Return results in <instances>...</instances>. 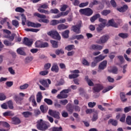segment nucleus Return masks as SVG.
<instances>
[{
    "label": "nucleus",
    "mask_w": 131,
    "mask_h": 131,
    "mask_svg": "<svg viewBox=\"0 0 131 131\" xmlns=\"http://www.w3.org/2000/svg\"><path fill=\"white\" fill-rule=\"evenodd\" d=\"M74 48V45H69L65 47V50H67V51H71L73 50Z\"/></svg>",
    "instance_id": "de8ad7c7"
},
{
    "label": "nucleus",
    "mask_w": 131,
    "mask_h": 131,
    "mask_svg": "<svg viewBox=\"0 0 131 131\" xmlns=\"http://www.w3.org/2000/svg\"><path fill=\"white\" fill-rule=\"evenodd\" d=\"M126 122L128 125H131V116H128L126 118Z\"/></svg>",
    "instance_id": "a19ab883"
},
{
    "label": "nucleus",
    "mask_w": 131,
    "mask_h": 131,
    "mask_svg": "<svg viewBox=\"0 0 131 131\" xmlns=\"http://www.w3.org/2000/svg\"><path fill=\"white\" fill-rule=\"evenodd\" d=\"M89 5V2H86L85 3H81L79 6L80 8H84V7H86Z\"/></svg>",
    "instance_id": "864d4df0"
},
{
    "label": "nucleus",
    "mask_w": 131,
    "mask_h": 131,
    "mask_svg": "<svg viewBox=\"0 0 131 131\" xmlns=\"http://www.w3.org/2000/svg\"><path fill=\"white\" fill-rule=\"evenodd\" d=\"M4 45H5V46H13V45H14L13 43L7 40H4Z\"/></svg>",
    "instance_id": "680f3d73"
},
{
    "label": "nucleus",
    "mask_w": 131,
    "mask_h": 131,
    "mask_svg": "<svg viewBox=\"0 0 131 131\" xmlns=\"http://www.w3.org/2000/svg\"><path fill=\"white\" fill-rule=\"evenodd\" d=\"M95 93H99L101 90H103V85L101 84H96L93 88Z\"/></svg>",
    "instance_id": "9b49d317"
},
{
    "label": "nucleus",
    "mask_w": 131,
    "mask_h": 131,
    "mask_svg": "<svg viewBox=\"0 0 131 131\" xmlns=\"http://www.w3.org/2000/svg\"><path fill=\"white\" fill-rule=\"evenodd\" d=\"M74 39H77L78 40H79L80 39H83L84 38V37L83 35L80 34V35H77L73 36Z\"/></svg>",
    "instance_id": "7c9ffc66"
},
{
    "label": "nucleus",
    "mask_w": 131,
    "mask_h": 131,
    "mask_svg": "<svg viewBox=\"0 0 131 131\" xmlns=\"http://www.w3.org/2000/svg\"><path fill=\"white\" fill-rule=\"evenodd\" d=\"M61 115L62 117H64V118H66L67 117H68V113L67 112L63 111L61 112Z\"/></svg>",
    "instance_id": "e2e57ef3"
},
{
    "label": "nucleus",
    "mask_w": 131,
    "mask_h": 131,
    "mask_svg": "<svg viewBox=\"0 0 131 131\" xmlns=\"http://www.w3.org/2000/svg\"><path fill=\"white\" fill-rule=\"evenodd\" d=\"M98 18H100V15L99 14H97L92 17L90 19V20L91 22H95V21H96Z\"/></svg>",
    "instance_id": "473e14b6"
},
{
    "label": "nucleus",
    "mask_w": 131,
    "mask_h": 131,
    "mask_svg": "<svg viewBox=\"0 0 131 131\" xmlns=\"http://www.w3.org/2000/svg\"><path fill=\"white\" fill-rule=\"evenodd\" d=\"M16 12H18L19 13H23L25 11V10L21 8V7H17L15 9Z\"/></svg>",
    "instance_id": "13d9d810"
},
{
    "label": "nucleus",
    "mask_w": 131,
    "mask_h": 131,
    "mask_svg": "<svg viewBox=\"0 0 131 131\" xmlns=\"http://www.w3.org/2000/svg\"><path fill=\"white\" fill-rule=\"evenodd\" d=\"M91 50H94L97 51H101L103 50V46L99 45H92L90 47Z\"/></svg>",
    "instance_id": "f8f14e48"
},
{
    "label": "nucleus",
    "mask_w": 131,
    "mask_h": 131,
    "mask_svg": "<svg viewBox=\"0 0 131 131\" xmlns=\"http://www.w3.org/2000/svg\"><path fill=\"white\" fill-rule=\"evenodd\" d=\"M51 43L52 45L53 48L56 49L58 48V42L55 40H51Z\"/></svg>",
    "instance_id": "4c0bfd02"
},
{
    "label": "nucleus",
    "mask_w": 131,
    "mask_h": 131,
    "mask_svg": "<svg viewBox=\"0 0 131 131\" xmlns=\"http://www.w3.org/2000/svg\"><path fill=\"white\" fill-rule=\"evenodd\" d=\"M131 110V106L126 107L124 108V111L125 113H127V112H129Z\"/></svg>",
    "instance_id": "774afa93"
},
{
    "label": "nucleus",
    "mask_w": 131,
    "mask_h": 131,
    "mask_svg": "<svg viewBox=\"0 0 131 131\" xmlns=\"http://www.w3.org/2000/svg\"><path fill=\"white\" fill-rule=\"evenodd\" d=\"M51 71L55 72L56 73H58V72H59V67L58 66V64L56 63L53 64L51 68Z\"/></svg>",
    "instance_id": "6ab92c4d"
},
{
    "label": "nucleus",
    "mask_w": 131,
    "mask_h": 131,
    "mask_svg": "<svg viewBox=\"0 0 131 131\" xmlns=\"http://www.w3.org/2000/svg\"><path fill=\"white\" fill-rule=\"evenodd\" d=\"M111 72L114 73V74H117V73H118V69H117V68L114 67L113 68Z\"/></svg>",
    "instance_id": "8fccbe9b"
},
{
    "label": "nucleus",
    "mask_w": 131,
    "mask_h": 131,
    "mask_svg": "<svg viewBox=\"0 0 131 131\" xmlns=\"http://www.w3.org/2000/svg\"><path fill=\"white\" fill-rule=\"evenodd\" d=\"M68 97V95L66 94V93H64L63 92V91H61L60 93V94H58L57 96V98L58 99H66Z\"/></svg>",
    "instance_id": "aec40b11"
},
{
    "label": "nucleus",
    "mask_w": 131,
    "mask_h": 131,
    "mask_svg": "<svg viewBox=\"0 0 131 131\" xmlns=\"http://www.w3.org/2000/svg\"><path fill=\"white\" fill-rule=\"evenodd\" d=\"M21 123L20 119L17 117H13L12 118V123L13 124H19Z\"/></svg>",
    "instance_id": "412c9836"
},
{
    "label": "nucleus",
    "mask_w": 131,
    "mask_h": 131,
    "mask_svg": "<svg viewBox=\"0 0 131 131\" xmlns=\"http://www.w3.org/2000/svg\"><path fill=\"white\" fill-rule=\"evenodd\" d=\"M55 54L56 55H57V56H59V55H64V50L62 49H57L55 50Z\"/></svg>",
    "instance_id": "a878e982"
},
{
    "label": "nucleus",
    "mask_w": 131,
    "mask_h": 131,
    "mask_svg": "<svg viewBox=\"0 0 131 131\" xmlns=\"http://www.w3.org/2000/svg\"><path fill=\"white\" fill-rule=\"evenodd\" d=\"M107 57V55H104L103 54H100L98 56H96L94 58L95 62H101L103 61L105 58Z\"/></svg>",
    "instance_id": "ddd939ff"
},
{
    "label": "nucleus",
    "mask_w": 131,
    "mask_h": 131,
    "mask_svg": "<svg viewBox=\"0 0 131 131\" xmlns=\"http://www.w3.org/2000/svg\"><path fill=\"white\" fill-rule=\"evenodd\" d=\"M7 104L10 109L14 108V106H13V102L12 101V100H9V101H8Z\"/></svg>",
    "instance_id": "603ef678"
},
{
    "label": "nucleus",
    "mask_w": 131,
    "mask_h": 131,
    "mask_svg": "<svg viewBox=\"0 0 131 131\" xmlns=\"http://www.w3.org/2000/svg\"><path fill=\"white\" fill-rule=\"evenodd\" d=\"M36 16L38 18H40V19H46V18H47V16L45 15L40 14L39 13H36Z\"/></svg>",
    "instance_id": "5fc2aeb1"
},
{
    "label": "nucleus",
    "mask_w": 131,
    "mask_h": 131,
    "mask_svg": "<svg viewBox=\"0 0 131 131\" xmlns=\"http://www.w3.org/2000/svg\"><path fill=\"white\" fill-rule=\"evenodd\" d=\"M7 99V96L4 93H0V101H4Z\"/></svg>",
    "instance_id": "49530a36"
},
{
    "label": "nucleus",
    "mask_w": 131,
    "mask_h": 131,
    "mask_svg": "<svg viewBox=\"0 0 131 131\" xmlns=\"http://www.w3.org/2000/svg\"><path fill=\"white\" fill-rule=\"evenodd\" d=\"M23 43L26 46H31L32 45V39L25 37L24 39Z\"/></svg>",
    "instance_id": "a211bd4d"
},
{
    "label": "nucleus",
    "mask_w": 131,
    "mask_h": 131,
    "mask_svg": "<svg viewBox=\"0 0 131 131\" xmlns=\"http://www.w3.org/2000/svg\"><path fill=\"white\" fill-rule=\"evenodd\" d=\"M39 82L45 88H49L50 86L49 84H51V80L49 79L46 80L41 79L39 81Z\"/></svg>",
    "instance_id": "9d476101"
},
{
    "label": "nucleus",
    "mask_w": 131,
    "mask_h": 131,
    "mask_svg": "<svg viewBox=\"0 0 131 131\" xmlns=\"http://www.w3.org/2000/svg\"><path fill=\"white\" fill-rule=\"evenodd\" d=\"M42 99V96L41 95V92H39L37 94V103H40Z\"/></svg>",
    "instance_id": "cd10ccee"
},
{
    "label": "nucleus",
    "mask_w": 131,
    "mask_h": 131,
    "mask_svg": "<svg viewBox=\"0 0 131 131\" xmlns=\"http://www.w3.org/2000/svg\"><path fill=\"white\" fill-rule=\"evenodd\" d=\"M58 24H59V20L53 19L50 22V25H52V26L58 25Z\"/></svg>",
    "instance_id": "c9c22d12"
},
{
    "label": "nucleus",
    "mask_w": 131,
    "mask_h": 131,
    "mask_svg": "<svg viewBox=\"0 0 131 131\" xmlns=\"http://www.w3.org/2000/svg\"><path fill=\"white\" fill-rule=\"evenodd\" d=\"M107 67V60H103L102 62H101L98 67V69L100 70H104L105 68Z\"/></svg>",
    "instance_id": "dca6fc26"
},
{
    "label": "nucleus",
    "mask_w": 131,
    "mask_h": 131,
    "mask_svg": "<svg viewBox=\"0 0 131 131\" xmlns=\"http://www.w3.org/2000/svg\"><path fill=\"white\" fill-rule=\"evenodd\" d=\"M114 88V86H108L106 87V88H105L102 91V93H103V94H105V93H107V92H109V91H111V90H112V89H113Z\"/></svg>",
    "instance_id": "f704fd0d"
},
{
    "label": "nucleus",
    "mask_w": 131,
    "mask_h": 131,
    "mask_svg": "<svg viewBox=\"0 0 131 131\" xmlns=\"http://www.w3.org/2000/svg\"><path fill=\"white\" fill-rule=\"evenodd\" d=\"M67 28H68V26H66L64 24H60L57 27L58 30H64V29H67Z\"/></svg>",
    "instance_id": "5701e85b"
},
{
    "label": "nucleus",
    "mask_w": 131,
    "mask_h": 131,
    "mask_svg": "<svg viewBox=\"0 0 131 131\" xmlns=\"http://www.w3.org/2000/svg\"><path fill=\"white\" fill-rule=\"evenodd\" d=\"M42 42L40 40H38L35 42V47L36 48H41Z\"/></svg>",
    "instance_id": "37998d69"
},
{
    "label": "nucleus",
    "mask_w": 131,
    "mask_h": 131,
    "mask_svg": "<svg viewBox=\"0 0 131 131\" xmlns=\"http://www.w3.org/2000/svg\"><path fill=\"white\" fill-rule=\"evenodd\" d=\"M99 22H101V24L98 25V27L96 28V30L98 32H100L103 30V28L106 26V24H107V20L104 19L103 18L99 19Z\"/></svg>",
    "instance_id": "f03ea898"
},
{
    "label": "nucleus",
    "mask_w": 131,
    "mask_h": 131,
    "mask_svg": "<svg viewBox=\"0 0 131 131\" xmlns=\"http://www.w3.org/2000/svg\"><path fill=\"white\" fill-rule=\"evenodd\" d=\"M96 104L97 103L95 102H89L88 106L90 108H94V107L96 106Z\"/></svg>",
    "instance_id": "6e6d98bb"
},
{
    "label": "nucleus",
    "mask_w": 131,
    "mask_h": 131,
    "mask_svg": "<svg viewBox=\"0 0 131 131\" xmlns=\"http://www.w3.org/2000/svg\"><path fill=\"white\" fill-rule=\"evenodd\" d=\"M82 24V23L80 20L78 22L76 26H72L73 31L75 32V33H77V34L80 33V27H81Z\"/></svg>",
    "instance_id": "423d86ee"
},
{
    "label": "nucleus",
    "mask_w": 131,
    "mask_h": 131,
    "mask_svg": "<svg viewBox=\"0 0 131 131\" xmlns=\"http://www.w3.org/2000/svg\"><path fill=\"white\" fill-rule=\"evenodd\" d=\"M85 80L86 81L88 85L90 86H93L94 85V82H93V81H92V80L89 79V77L88 76H86L85 78Z\"/></svg>",
    "instance_id": "c85d7f7f"
},
{
    "label": "nucleus",
    "mask_w": 131,
    "mask_h": 131,
    "mask_svg": "<svg viewBox=\"0 0 131 131\" xmlns=\"http://www.w3.org/2000/svg\"><path fill=\"white\" fill-rule=\"evenodd\" d=\"M99 4V2L98 1L95 0L92 3H90L89 5V7L90 8H93V6H95V5H98Z\"/></svg>",
    "instance_id": "09e8293b"
},
{
    "label": "nucleus",
    "mask_w": 131,
    "mask_h": 131,
    "mask_svg": "<svg viewBox=\"0 0 131 131\" xmlns=\"http://www.w3.org/2000/svg\"><path fill=\"white\" fill-rule=\"evenodd\" d=\"M69 14V10H67V11L64 12H61L60 14H57V15L53 16V19H58V18H60L61 16H67Z\"/></svg>",
    "instance_id": "f3484780"
},
{
    "label": "nucleus",
    "mask_w": 131,
    "mask_h": 131,
    "mask_svg": "<svg viewBox=\"0 0 131 131\" xmlns=\"http://www.w3.org/2000/svg\"><path fill=\"white\" fill-rule=\"evenodd\" d=\"M48 35H50V36H52L54 39H57V40H60V39H61V36H60L59 33L56 30L49 32Z\"/></svg>",
    "instance_id": "20e7f679"
},
{
    "label": "nucleus",
    "mask_w": 131,
    "mask_h": 131,
    "mask_svg": "<svg viewBox=\"0 0 131 131\" xmlns=\"http://www.w3.org/2000/svg\"><path fill=\"white\" fill-rule=\"evenodd\" d=\"M127 5H124L122 7H121L120 8H118L117 10L119 11V12H120L121 13H123V12H125L126 10H127Z\"/></svg>",
    "instance_id": "b1692460"
},
{
    "label": "nucleus",
    "mask_w": 131,
    "mask_h": 131,
    "mask_svg": "<svg viewBox=\"0 0 131 131\" xmlns=\"http://www.w3.org/2000/svg\"><path fill=\"white\" fill-rule=\"evenodd\" d=\"M28 26L34 27V28H37L38 27H40L41 26V24L39 23H34L31 21H28Z\"/></svg>",
    "instance_id": "2eb2a0df"
},
{
    "label": "nucleus",
    "mask_w": 131,
    "mask_h": 131,
    "mask_svg": "<svg viewBox=\"0 0 131 131\" xmlns=\"http://www.w3.org/2000/svg\"><path fill=\"white\" fill-rule=\"evenodd\" d=\"M25 30L28 32H38L39 30L38 29H25Z\"/></svg>",
    "instance_id": "e433bc0d"
},
{
    "label": "nucleus",
    "mask_w": 131,
    "mask_h": 131,
    "mask_svg": "<svg viewBox=\"0 0 131 131\" xmlns=\"http://www.w3.org/2000/svg\"><path fill=\"white\" fill-rule=\"evenodd\" d=\"M40 109L41 111V112H42V113H46V112H47L49 107L47 106H43V105H41L40 107Z\"/></svg>",
    "instance_id": "bb28decb"
},
{
    "label": "nucleus",
    "mask_w": 131,
    "mask_h": 131,
    "mask_svg": "<svg viewBox=\"0 0 131 131\" xmlns=\"http://www.w3.org/2000/svg\"><path fill=\"white\" fill-rule=\"evenodd\" d=\"M23 48H20L17 49V53H18L19 55H25V52H24V51H23Z\"/></svg>",
    "instance_id": "58836bf2"
},
{
    "label": "nucleus",
    "mask_w": 131,
    "mask_h": 131,
    "mask_svg": "<svg viewBox=\"0 0 131 131\" xmlns=\"http://www.w3.org/2000/svg\"><path fill=\"white\" fill-rule=\"evenodd\" d=\"M108 122H110V123H112L113 125H115V126L117 125L118 123L117 121L115 120H112V119H110Z\"/></svg>",
    "instance_id": "4d7b16f0"
},
{
    "label": "nucleus",
    "mask_w": 131,
    "mask_h": 131,
    "mask_svg": "<svg viewBox=\"0 0 131 131\" xmlns=\"http://www.w3.org/2000/svg\"><path fill=\"white\" fill-rule=\"evenodd\" d=\"M14 99L17 104L21 103V98L19 96H15Z\"/></svg>",
    "instance_id": "79ce46f5"
},
{
    "label": "nucleus",
    "mask_w": 131,
    "mask_h": 131,
    "mask_svg": "<svg viewBox=\"0 0 131 131\" xmlns=\"http://www.w3.org/2000/svg\"><path fill=\"white\" fill-rule=\"evenodd\" d=\"M67 109L70 113H73V108H72V106H71V105L68 104L67 105Z\"/></svg>",
    "instance_id": "a18cd8bd"
},
{
    "label": "nucleus",
    "mask_w": 131,
    "mask_h": 131,
    "mask_svg": "<svg viewBox=\"0 0 131 131\" xmlns=\"http://www.w3.org/2000/svg\"><path fill=\"white\" fill-rule=\"evenodd\" d=\"M10 125L6 122L0 121V131H8L10 128Z\"/></svg>",
    "instance_id": "39448f33"
},
{
    "label": "nucleus",
    "mask_w": 131,
    "mask_h": 131,
    "mask_svg": "<svg viewBox=\"0 0 131 131\" xmlns=\"http://www.w3.org/2000/svg\"><path fill=\"white\" fill-rule=\"evenodd\" d=\"M70 73H72L73 74H70L69 76V77L70 79H72V78H77L78 76H79V70H75L74 71H70Z\"/></svg>",
    "instance_id": "6e6552de"
},
{
    "label": "nucleus",
    "mask_w": 131,
    "mask_h": 131,
    "mask_svg": "<svg viewBox=\"0 0 131 131\" xmlns=\"http://www.w3.org/2000/svg\"><path fill=\"white\" fill-rule=\"evenodd\" d=\"M119 36L120 37H122V38H126L127 37H128V34L127 33H120L119 34Z\"/></svg>",
    "instance_id": "c03bdc74"
},
{
    "label": "nucleus",
    "mask_w": 131,
    "mask_h": 131,
    "mask_svg": "<svg viewBox=\"0 0 131 131\" xmlns=\"http://www.w3.org/2000/svg\"><path fill=\"white\" fill-rule=\"evenodd\" d=\"M49 74V71L48 70L42 71L39 72L40 75H42V76L47 75V74Z\"/></svg>",
    "instance_id": "0e129e2a"
},
{
    "label": "nucleus",
    "mask_w": 131,
    "mask_h": 131,
    "mask_svg": "<svg viewBox=\"0 0 131 131\" xmlns=\"http://www.w3.org/2000/svg\"><path fill=\"white\" fill-rule=\"evenodd\" d=\"M108 23L110 26H112L113 27H115L116 28H117V27H118V25L114 21V19H113L110 20Z\"/></svg>",
    "instance_id": "4be33fe9"
},
{
    "label": "nucleus",
    "mask_w": 131,
    "mask_h": 131,
    "mask_svg": "<svg viewBox=\"0 0 131 131\" xmlns=\"http://www.w3.org/2000/svg\"><path fill=\"white\" fill-rule=\"evenodd\" d=\"M28 86H29V84L25 83V84L20 86L19 89L20 90H26Z\"/></svg>",
    "instance_id": "3c124183"
},
{
    "label": "nucleus",
    "mask_w": 131,
    "mask_h": 131,
    "mask_svg": "<svg viewBox=\"0 0 131 131\" xmlns=\"http://www.w3.org/2000/svg\"><path fill=\"white\" fill-rule=\"evenodd\" d=\"M121 122H125V114H118L116 116V119H119Z\"/></svg>",
    "instance_id": "4468645a"
},
{
    "label": "nucleus",
    "mask_w": 131,
    "mask_h": 131,
    "mask_svg": "<svg viewBox=\"0 0 131 131\" xmlns=\"http://www.w3.org/2000/svg\"><path fill=\"white\" fill-rule=\"evenodd\" d=\"M120 96L122 102H126L127 101V99L125 98V94L124 93H121Z\"/></svg>",
    "instance_id": "72a5a7b5"
},
{
    "label": "nucleus",
    "mask_w": 131,
    "mask_h": 131,
    "mask_svg": "<svg viewBox=\"0 0 131 131\" xmlns=\"http://www.w3.org/2000/svg\"><path fill=\"white\" fill-rule=\"evenodd\" d=\"M108 39H109V36L103 35L99 39H97L96 42L99 45H102V43H106L108 41Z\"/></svg>",
    "instance_id": "0eeeda50"
},
{
    "label": "nucleus",
    "mask_w": 131,
    "mask_h": 131,
    "mask_svg": "<svg viewBox=\"0 0 131 131\" xmlns=\"http://www.w3.org/2000/svg\"><path fill=\"white\" fill-rule=\"evenodd\" d=\"M21 114L23 115L24 117L27 118L28 117H29L32 115V113L30 112H23Z\"/></svg>",
    "instance_id": "393cba45"
},
{
    "label": "nucleus",
    "mask_w": 131,
    "mask_h": 131,
    "mask_svg": "<svg viewBox=\"0 0 131 131\" xmlns=\"http://www.w3.org/2000/svg\"><path fill=\"white\" fill-rule=\"evenodd\" d=\"M111 12V11L110 10H103L101 12V14L103 16H107V15H108V14H110Z\"/></svg>",
    "instance_id": "052dcab7"
},
{
    "label": "nucleus",
    "mask_w": 131,
    "mask_h": 131,
    "mask_svg": "<svg viewBox=\"0 0 131 131\" xmlns=\"http://www.w3.org/2000/svg\"><path fill=\"white\" fill-rule=\"evenodd\" d=\"M48 114L49 115L53 116L54 118H56V119H60V113L58 112H56L55 111H53L52 110H49L48 112Z\"/></svg>",
    "instance_id": "1a4fd4ad"
},
{
    "label": "nucleus",
    "mask_w": 131,
    "mask_h": 131,
    "mask_svg": "<svg viewBox=\"0 0 131 131\" xmlns=\"http://www.w3.org/2000/svg\"><path fill=\"white\" fill-rule=\"evenodd\" d=\"M98 119V114L96 113L94 114L92 118V121H96V120Z\"/></svg>",
    "instance_id": "338daca9"
},
{
    "label": "nucleus",
    "mask_w": 131,
    "mask_h": 131,
    "mask_svg": "<svg viewBox=\"0 0 131 131\" xmlns=\"http://www.w3.org/2000/svg\"><path fill=\"white\" fill-rule=\"evenodd\" d=\"M36 126L38 129L42 131H46L50 127V126L48 125V122L43 121L42 119H40L37 121Z\"/></svg>",
    "instance_id": "f257e3e1"
},
{
    "label": "nucleus",
    "mask_w": 131,
    "mask_h": 131,
    "mask_svg": "<svg viewBox=\"0 0 131 131\" xmlns=\"http://www.w3.org/2000/svg\"><path fill=\"white\" fill-rule=\"evenodd\" d=\"M53 131H62V127L60 126L59 127H54L52 128Z\"/></svg>",
    "instance_id": "69168bd1"
},
{
    "label": "nucleus",
    "mask_w": 131,
    "mask_h": 131,
    "mask_svg": "<svg viewBox=\"0 0 131 131\" xmlns=\"http://www.w3.org/2000/svg\"><path fill=\"white\" fill-rule=\"evenodd\" d=\"M79 12L82 15H85V16H92L93 13H94L93 10L90 8L81 9L79 10Z\"/></svg>",
    "instance_id": "7ed1b4c3"
},
{
    "label": "nucleus",
    "mask_w": 131,
    "mask_h": 131,
    "mask_svg": "<svg viewBox=\"0 0 131 131\" xmlns=\"http://www.w3.org/2000/svg\"><path fill=\"white\" fill-rule=\"evenodd\" d=\"M38 12H39V13H42L43 14H46L47 15H49L50 14V11H49L48 10H44V9H41V8H40V7H39L38 9Z\"/></svg>",
    "instance_id": "2f4dec72"
},
{
    "label": "nucleus",
    "mask_w": 131,
    "mask_h": 131,
    "mask_svg": "<svg viewBox=\"0 0 131 131\" xmlns=\"http://www.w3.org/2000/svg\"><path fill=\"white\" fill-rule=\"evenodd\" d=\"M44 101L45 103H47L48 105H53V101L50 99L45 98Z\"/></svg>",
    "instance_id": "ea45409f"
},
{
    "label": "nucleus",
    "mask_w": 131,
    "mask_h": 131,
    "mask_svg": "<svg viewBox=\"0 0 131 131\" xmlns=\"http://www.w3.org/2000/svg\"><path fill=\"white\" fill-rule=\"evenodd\" d=\"M62 35L64 38H68V37H69V30H67L62 32Z\"/></svg>",
    "instance_id": "c756f323"
},
{
    "label": "nucleus",
    "mask_w": 131,
    "mask_h": 131,
    "mask_svg": "<svg viewBox=\"0 0 131 131\" xmlns=\"http://www.w3.org/2000/svg\"><path fill=\"white\" fill-rule=\"evenodd\" d=\"M21 20L23 25H25V23H26V17L24 14H21Z\"/></svg>",
    "instance_id": "bf43d9fd"
}]
</instances>
